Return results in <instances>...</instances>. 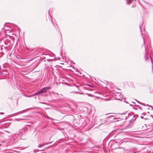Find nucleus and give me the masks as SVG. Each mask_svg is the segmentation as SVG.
<instances>
[{
	"label": "nucleus",
	"mask_w": 153,
	"mask_h": 153,
	"mask_svg": "<svg viewBox=\"0 0 153 153\" xmlns=\"http://www.w3.org/2000/svg\"><path fill=\"white\" fill-rule=\"evenodd\" d=\"M51 87H46L43 88L40 91H39L37 93H36L35 95H36L38 94H39L42 93L46 92H47L48 90H49L51 89Z\"/></svg>",
	"instance_id": "obj_1"
},
{
	"label": "nucleus",
	"mask_w": 153,
	"mask_h": 153,
	"mask_svg": "<svg viewBox=\"0 0 153 153\" xmlns=\"http://www.w3.org/2000/svg\"><path fill=\"white\" fill-rule=\"evenodd\" d=\"M132 0H129L128 2V4H130L131 2L133 1Z\"/></svg>",
	"instance_id": "obj_2"
},
{
	"label": "nucleus",
	"mask_w": 153,
	"mask_h": 153,
	"mask_svg": "<svg viewBox=\"0 0 153 153\" xmlns=\"http://www.w3.org/2000/svg\"><path fill=\"white\" fill-rule=\"evenodd\" d=\"M44 146V144H40V145H39L38 146V147H41L42 146Z\"/></svg>",
	"instance_id": "obj_3"
},
{
	"label": "nucleus",
	"mask_w": 153,
	"mask_h": 153,
	"mask_svg": "<svg viewBox=\"0 0 153 153\" xmlns=\"http://www.w3.org/2000/svg\"><path fill=\"white\" fill-rule=\"evenodd\" d=\"M132 0L133 1V0Z\"/></svg>",
	"instance_id": "obj_4"
}]
</instances>
